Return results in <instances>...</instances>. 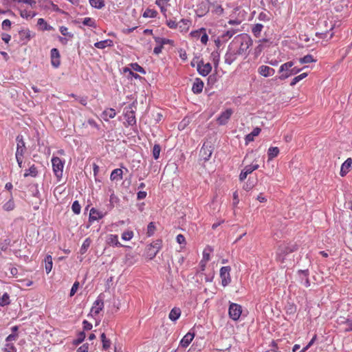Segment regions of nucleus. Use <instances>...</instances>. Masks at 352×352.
I'll return each mask as SVG.
<instances>
[{
	"instance_id": "nucleus-53",
	"label": "nucleus",
	"mask_w": 352,
	"mask_h": 352,
	"mask_svg": "<svg viewBox=\"0 0 352 352\" xmlns=\"http://www.w3.org/2000/svg\"><path fill=\"white\" fill-rule=\"evenodd\" d=\"M155 230V226L154 223L153 222L149 223L147 226V232H146L147 235L148 236L153 235Z\"/></svg>"
},
{
	"instance_id": "nucleus-36",
	"label": "nucleus",
	"mask_w": 352,
	"mask_h": 352,
	"mask_svg": "<svg viewBox=\"0 0 352 352\" xmlns=\"http://www.w3.org/2000/svg\"><path fill=\"white\" fill-rule=\"evenodd\" d=\"M90 5L97 9H101L104 6V0H89Z\"/></svg>"
},
{
	"instance_id": "nucleus-60",
	"label": "nucleus",
	"mask_w": 352,
	"mask_h": 352,
	"mask_svg": "<svg viewBox=\"0 0 352 352\" xmlns=\"http://www.w3.org/2000/svg\"><path fill=\"white\" fill-rule=\"evenodd\" d=\"M30 190L32 192V195L34 197H38L40 195L39 190H38L37 184H32L30 186Z\"/></svg>"
},
{
	"instance_id": "nucleus-1",
	"label": "nucleus",
	"mask_w": 352,
	"mask_h": 352,
	"mask_svg": "<svg viewBox=\"0 0 352 352\" xmlns=\"http://www.w3.org/2000/svg\"><path fill=\"white\" fill-rule=\"evenodd\" d=\"M253 41L248 34H241L235 36L229 45L239 55H243L247 53Z\"/></svg>"
},
{
	"instance_id": "nucleus-38",
	"label": "nucleus",
	"mask_w": 352,
	"mask_h": 352,
	"mask_svg": "<svg viewBox=\"0 0 352 352\" xmlns=\"http://www.w3.org/2000/svg\"><path fill=\"white\" fill-rule=\"evenodd\" d=\"M10 303V296L7 293L3 294V295L0 298V306L3 307L8 305Z\"/></svg>"
},
{
	"instance_id": "nucleus-45",
	"label": "nucleus",
	"mask_w": 352,
	"mask_h": 352,
	"mask_svg": "<svg viewBox=\"0 0 352 352\" xmlns=\"http://www.w3.org/2000/svg\"><path fill=\"white\" fill-rule=\"evenodd\" d=\"M298 273L300 274H302L305 276L304 285L306 287H309L310 286V282H309V278H308V275H309L308 270H299Z\"/></svg>"
},
{
	"instance_id": "nucleus-40",
	"label": "nucleus",
	"mask_w": 352,
	"mask_h": 352,
	"mask_svg": "<svg viewBox=\"0 0 352 352\" xmlns=\"http://www.w3.org/2000/svg\"><path fill=\"white\" fill-rule=\"evenodd\" d=\"M307 76V73H302L296 77H294L292 82H290L291 86H294L296 83H298L299 81L302 80L303 78H306Z\"/></svg>"
},
{
	"instance_id": "nucleus-64",
	"label": "nucleus",
	"mask_w": 352,
	"mask_h": 352,
	"mask_svg": "<svg viewBox=\"0 0 352 352\" xmlns=\"http://www.w3.org/2000/svg\"><path fill=\"white\" fill-rule=\"evenodd\" d=\"M11 27V21L9 19H5L2 22V28L3 30H9Z\"/></svg>"
},
{
	"instance_id": "nucleus-42",
	"label": "nucleus",
	"mask_w": 352,
	"mask_h": 352,
	"mask_svg": "<svg viewBox=\"0 0 352 352\" xmlns=\"http://www.w3.org/2000/svg\"><path fill=\"white\" fill-rule=\"evenodd\" d=\"M157 12L156 10L148 8L144 11V12L143 14V16L145 18H147V17L154 18L157 16Z\"/></svg>"
},
{
	"instance_id": "nucleus-34",
	"label": "nucleus",
	"mask_w": 352,
	"mask_h": 352,
	"mask_svg": "<svg viewBox=\"0 0 352 352\" xmlns=\"http://www.w3.org/2000/svg\"><path fill=\"white\" fill-rule=\"evenodd\" d=\"M37 25L41 27L42 30H52L53 28L49 25L47 22L42 18L38 19Z\"/></svg>"
},
{
	"instance_id": "nucleus-63",
	"label": "nucleus",
	"mask_w": 352,
	"mask_h": 352,
	"mask_svg": "<svg viewBox=\"0 0 352 352\" xmlns=\"http://www.w3.org/2000/svg\"><path fill=\"white\" fill-rule=\"evenodd\" d=\"M200 40L203 44L206 45L207 43V42L208 41V34H206V30L201 33V36H200Z\"/></svg>"
},
{
	"instance_id": "nucleus-39",
	"label": "nucleus",
	"mask_w": 352,
	"mask_h": 352,
	"mask_svg": "<svg viewBox=\"0 0 352 352\" xmlns=\"http://www.w3.org/2000/svg\"><path fill=\"white\" fill-rule=\"evenodd\" d=\"M157 252V250H154L152 247H150L149 245L147 247L146 256L149 259H153L156 256Z\"/></svg>"
},
{
	"instance_id": "nucleus-62",
	"label": "nucleus",
	"mask_w": 352,
	"mask_h": 352,
	"mask_svg": "<svg viewBox=\"0 0 352 352\" xmlns=\"http://www.w3.org/2000/svg\"><path fill=\"white\" fill-rule=\"evenodd\" d=\"M123 72H124V73H126V72H129V74H130L132 77H133L134 78H135V79H138V78H141V77L140 76V75H138V74L134 73L133 72H132V71H131V69H129V68H128V67H124V68L123 69Z\"/></svg>"
},
{
	"instance_id": "nucleus-20",
	"label": "nucleus",
	"mask_w": 352,
	"mask_h": 352,
	"mask_svg": "<svg viewBox=\"0 0 352 352\" xmlns=\"http://www.w3.org/2000/svg\"><path fill=\"white\" fill-rule=\"evenodd\" d=\"M352 164L351 158H348L341 166L340 175L344 176L349 171Z\"/></svg>"
},
{
	"instance_id": "nucleus-37",
	"label": "nucleus",
	"mask_w": 352,
	"mask_h": 352,
	"mask_svg": "<svg viewBox=\"0 0 352 352\" xmlns=\"http://www.w3.org/2000/svg\"><path fill=\"white\" fill-rule=\"evenodd\" d=\"M299 62L301 64H305L316 62V60L313 58L311 55L307 54L302 58H300Z\"/></svg>"
},
{
	"instance_id": "nucleus-30",
	"label": "nucleus",
	"mask_w": 352,
	"mask_h": 352,
	"mask_svg": "<svg viewBox=\"0 0 352 352\" xmlns=\"http://www.w3.org/2000/svg\"><path fill=\"white\" fill-rule=\"evenodd\" d=\"M38 174V170L35 165H32L30 167L29 169L26 170L24 173V177H27L28 176H31L35 177Z\"/></svg>"
},
{
	"instance_id": "nucleus-5",
	"label": "nucleus",
	"mask_w": 352,
	"mask_h": 352,
	"mask_svg": "<svg viewBox=\"0 0 352 352\" xmlns=\"http://www.w3.org/2000/svg\"><path fill=\"white\" fill-rule=\"evenodd\" d=\"M242 313V307L236 303H231L229 306L228 314L230 318L233 320L239 319Z\"/></svg>"
},
{
	"instance_id": "nucleus-13",
	"label": "nucleus",
	"mask_w": 352,
	"mask_h": 352,
	"mask_svg": "<svg viewBox=\"0 0 352 352\" xmlns=\"http://www.w3.org/2000/svg\"><path fill=\"white\" fill-rule=\"evenodd\" d=\"M50 55L52 66L57 68L60 64L59 51L56 48H53L51 50Z\"/></svg>"
},
{
	"instance_id": "nucleus-35",
	"label": "nucleus",
	"mask_w": 352,
	"mask_h": 352,
	"mask_svg": "<svg viewBox=\"0 0 352 352\" xmlns=\"http://www.w3.org/2000/svg\"><path fill=\"white\" fill-rule=\"evenodd\" d=\"M20 15L21 17L28 19H32L34 16H35L36 13L32 11L23 10L20 11Z\"/></svg>"
},
{
	"instance_id": "nucleus-3",
	"label": "nucleus",
	"mask_w": 352,
	"mask_h": 352,
	"mask_svg": "<svg viewBox=\"0 0 352 352\" xmlns=\"http://www.w3.org/2000/svg\"><path fill=\"white\" fill-rule=\"evenodd\" d=\"M52 164L53 171L57 177L58 180H60L63 176V171L65 162L62 161L58 157H53L52 159Z\"/></svg>"
},
{
	"instance_id": "nucleus-16",
	"label": "nucleus",
	"mask_w": 352,
	"mask_h": 352,
	"mask_svg": "<svg viewBox=\"0 0 352 352\" xmlns=\"http://www.w3.org/2000/svg\"><path fill=\"white\" fill-rule=\"evenodd\" d=\"M195 337L194 333H186L183 338L179 342V346L183 348H186L188 346V345L190 344V342L192 341L193 338Z\"/></svg>"
},
{
	"instance_id": "nucleus-58",
	"label": "nucleus",
	"mask_w": 352,
	"mask_h": 352,
	"mask_svg": "<svg viewBox=\"0 0 352 352\" xmlns=\"http://www.w3.org/2000/svg\"><path fill=\"white\" fill-rule=\"evenodd\" d=\"M14 201L12 200L8 201L3 206L4 210H6L7 211L12 210L14 209Z\"/></svg>"
},
{
	"instance_id": "nucleus-31",
	"label": "nucleus",
	"mask_w": 352,
	"mask_h": 352,
	"mask_svg": "<svg viewBox=\"0 0 352 352\" xmlns=\"http://www.w3.org/2000/svg\"><path fill=\"white\" fill-rule=\"evenodd\" d=\"M263 28V25L262 24L256 23L252 28V32L256 37H259Z\"/></svg>"
},
{
	"instance_id": "nucleus-24",
	"label": "nucleus",
	"mask_w": 352,
	"mask_h": 352,
	"mask_svg": "<svg viewBox=\"0 0 352 352\" xmlns=\"http://www.w3.org/2000/svg\"><path fill=\"white\" fill-rule=\"evenodd\" d=\"M190 25V21L186 19H183L178 22V28L181 32H186L188 30Z\"/></svg>"
},
{
	"instance_id": "nucleus-51",
	"label": "nucleus",
	"mask_w": 352,
	"mask_h": 352,
	"mask_svg": "<svg viewBox=\"0 0 352 352\" xmlns=\"http://www.w3.org/2000/svg\"><path fill=\"white\" fill-rule=\"evenodd\" d=\"M212 251V249L210 248H208L207 249H205L203 252V259L201 261V263L203 262H207L210 260V252Z\"/></svg>"
},
{
	"instance_id": "nucleus-8",
	"label": "nucleus",
	"mask_w": 352,
	"mask_h": 352,
	"mask_svg": "<svg viewBox=\"0 0 352 352\" xmlns=\"http://www.w3.org/2000/svg\"><path fill=\"white\" fill-rule=\"evenodd\" d=\"M212 154V148L211 145L208 143H204L201 150H200V156L203 160L208 161L210 158Z\"/></svg>"
},
{
	"instance_id": "nucleus-6",
	"label": "nucleus",
	"mask_w": 352,
	"mask_h": 352,
	"mask_svg": "<svg viewBox=\"0 0 352 352\" xmlns=\"http://www.w3.org/2000/svg\"><path fill=\"white\" fill-rule=\"evenodd\" d=\"M231 267L230 266L222 267L220 269V277L221 279V285L223 287L228 285L231 282L230 272Z\"/></svg>"
},
{
	"instance_id": "nucleus-46",
	"label": "nucleus",
	"mask_w": 352,
	"mask_h": 352,
	"mask_svg": "<svg viewBox=\"0 0 352 352\" xmlns=\"http://www.w3.org/2000/svg\"><path fill=\"white\" fill-rule=\"evenodd\" d=\"M161 148L159 144H155L153 148V156L155 160H157L160 157Z\"/></svg>"
},
{
	"instance_id": "nucleus-26",
	"label": "nucleus",
	"mask_w": 352,
	"mask_h": 352,
	"mask_svg": "<svg viewBox=\"0 0 352 352\" xmlns=\"http://www.w3.org/2000/svg\"><path fill=\"white\" fill-rule=\"evenodd\" d=\"M108 243L110 245H115L117 247H122V245L118 241V236L116 234H110L108 236Z\"/></svg>"
},
{
	"instance_id": "nucleus-18",
	"label": "nucleus",
	"mask_w": 352,
	"mask_h": 352,
	"mask_svg": "<svg viewBox=\"0 0 352 352\" xmlns=\"http://www.w3.org/2000/svg\"><path fill=\"white\" fill-rule=\"evenodd\" d=\"M204 87V82L199 78H197L193 82L192 91L194 94H200Z\"/></svg>"
},
{
	"instance_id": "nucleus-61",
	"label": "nucleus",
	"mask_w": 352,
	"mask_h": 352,
	"mask_svg": "<svg viewBox=\"0 0 352 352\" xmlns=\"http://www.w3.org/2000/svg\"><path fill=\"white\" fill-rule=\"evenodd\" d=\"M264 46L262 43H260L256 46L254 49V55L256 57H258L261 52L263 50Z\"/></svg>"
},
{
	"instance_id": "nucleus-12",
	"label": "nucleus",
	"mask_w": 352,
	"mask_h": 352,
	"mask_svg": "<svg viewBox=\"0 0 352 352\" xmlns=\"http://www.w3.org/2000/svg\"><path fill=\"white\" fill-rule=\"evenodd\" d=\"M233 111L231 109H228L225 111L222 112L217 118V122L221 125L226 124L228 120L230 118Z\"/></svg>"
},
{
	"instance_id": "nucleus-2",
	"label": "nucleus",
	"mask_w": 352,
	"mask_h": 352,
	"mask_svg": "<svg viewBox=\"0 0 352 352\" xmlns=\"http://www.w3.org/2000/svg\"><path fill=\"white\" fill-rule=\"evenodd\" d=\"M298 250V245L296 243H283L278 246L277 250V259L280 262H284L285 256L289 253H292Z\"/></svg>"
},
{
	"instance_id": "nucleus-23",
	"label": "nucleus",
	"mask_w": 352,
	"mask_h": 352,
	"mask_svg": "<svg viewBox=\"0 0 352 352\" xmlns=\"http://www.w3.org/2000/svg\"><path fill=\"white\" fill-rule=\"evenodd\" d=\"M103 308V302L101 300H96L94 303V306L91 308V312L94 313L95 315H97L100 313V311Z\"/></svg>"
},
{
	"instance_id": "nucleus-7",
	"label": "nucleus",
	"mask_w": 352,
	"mask_h": 352,
	"mask_svg": "<svg viewBox=\"0 0 352 352\" xmlns=\"http://www.w3.org/2000/svg\"><path fill=\"white\" fill-rule=\"evenodd\" d=\"M39 6L45 10H52L56 12L65 13L64 11L61 10L57 5L54 4L50 0H39L38 1Z\"/></svg>"
},
{
	"instance_id": "nucleus-56",
	"label": "nucleus",
	"mask_w": 352,
	"mask_h": 352,
	"mask_svg": "<svg viewBox=\"0 0 352 352\" xmlns=\"http://www.w3.org/2000/svg\"><path fill=\"white\" fill-rule=\"evenodd\" d=\"M190 123V120L188 118H184L182 121L179 124L178 128L179 130H183Z\"/></svg>"
},
{
	"instance_id": "nucleus-25",
	"label": "nucleus",
	"mask_w": 352,
	"mask_h": 352,
	"mask_svg": "<svg viewBox=\"0 0 352 352\" xmlns=\"http://www.w3.org/2000/svg\"><path fill=\"white\" fill-rule=\"evenodd\" d=\"M122 170L120 168L114 169L110 175V179L112 181L122 179Z\"/></svg>"
},
{
	"instance_id": "nucleus-32",
	"label": "nucleus",
	"mask_w": 352,
	"mask_h": 352,
	"mask_svg": "<svg viewBox=\"0 0 352 352\" xmlns=\"http://www.w3.org/2000/svg\"><path fill=\"white\" fill-rule=\"evenodd\" d=\"M102 114L104 119L107 120L108 118H113L116 115V112L113 109H107L103 111Z\"/></svg>"
},
{
	"instance_id": "nucleus-29",
	"label": "nucleus",
	"mask_w": 352,
	"mask_h": 352,
	"mask_svg": "<svg viewBox=\"0 0 352 352\" xmlns=\"http://www.w3.org/2000/svg\"><path fill=\"white\" fill-rule=\"evenodd\" d=\"M279 153V148L276 146L270 147L267 151L268 160H272L276 157Z\"/></svg>"
},
{
	"instance_id": "nucleus-14",
	"label": "nucleus",
	"mask_w": 352,
	"mask_h": 352,
	"mask_svg": "<svg viewBox=\"0 0 352 352\" xmlns=\"http://www.w3.org/2000/svg\"><path fill=\"white\" fill-rule=\"evenodd\" d=\"M237 56L239 54L229 45L228 52L225 55V63L228 65H231L236 59Z\"/></svg>"
},
{
	"instance_id": "nucleus-9",
	"label": "nucleus",
	"mask_w": 352,
	"mask_h": 352,
	"mask_svg": "<svg viewBox=\"0 0 352 352\" xmlns=\"http://www.w3.org/2000/svg\"><path fill=\"white\" fill-rule=\"evenodd\" d=\"M16 157H18V156L23 157L24 152L25 151V144L23 141V136L21 135H19L16 136Z\"/></svg>"
},
{
	"instance_id": "nucleus-52",
	"label": "nucleus",
	"mask_w": 352,
	"mask_h": 352,
	"mask_svg": "<svg viewBox=\"0 0 352 352\" xmlns=\"http://www.w3.org/2000/svg\"><path fill=\"white\" fill-rule=\"evenodd\" d=\"M72 211L76 214H80V209H81V206L79 204L78 201H74V203L72 204Z\"/></svg>"
},
{
	"instance_id": "nucleus-49",
	"label": "nucleus",
	"mask_w": 352,
	"mask_h": 352,
	"mask_svg": "<svg viewBox=\"0 0 352 352\" xmlns=\"http://www.w3.org/2000/svg\"><path fill=\"white\" fill-rule=\"evenodd\" d=\"M155 42L157 44H161L163 46L165 44H167V43H171L172 44L173 43V41L172 40L167 39V38H160V37H155Z\"/></svg>"
},
{
	"instance_id": "nucleus-17",
	"label": "nucleus",
	"mask_w": 352,
	"mask_h": 352,
	"mask_svg": "<svg viewBox=\"0 0 352 352\" xmlns=\"http://www.w3.org/2000/svg\"><path fill=\"white\" fill-rule=\"evenodd\" d=\"M104 215V214L102 212H100L94 208H92L90 210L89 221L91 222L95 220L101 219L103 218Z\"/></svg>"
},
{
	"instance_id": "nucleus-54",
	"label": "nucleus",
	"mask_w": 352,
	"mask_h": 352,
	"mask_svg": "<svg viewBox=\"0 0 352 352\" xmlns=\"http://www.w3.org/2000/svg\"><path fill=\"white\" fill-rule=\"evenodd\" d=\"M133 236V232L132 231H126L122 233V239L124 241H129Z\"/></svg>"
},
{
	"instance_id": "nucleus-11",
	"label": "nucleus",
	"mask_w": 352,
	"mask_h": 352,
	"mask_svg": "<svg viewBox=\"0 0 352 352\" xmlns=\"http://www.w3.org/2000/svg\"><path fill=\"white\" fill-rule=\"evenodd\" d=\"M208 2L202 1L197 6L196 14L199 17L206 15L209 11Z\"/></svg>"
},
{
	"instance_id": "nucleus-43",
	"label": "nucleus",
	"mask_w": 352,
	"mask_h": 352,
	"mask_svg": "<svg viewBox=\"0 0 352 352\" xmlns=\"http://www.w3.org/2000/svg\"><path fill=\"white\" fill-rule=\"evenodd\" d=\"M259 167L258 164H249L244 167L243 170L249 175L252 173L254 170L258 169Z\"/></svg>"
},
{
	"instance_id": "nucleus-4",
	"label": "nucleus",
	"mask_w": 352,
	"mask_h": 352,
	"mask_svg": "<svg viewBox=\"0 0 352 352\" xmlns=\"http://www.w3.org/2000/svg\"><path fill=\"white\" fill-rule=\"evenodd\" d=\"M136 107L133 102L124 108V117L129 125L133 126L136 123L135 109Z\"/></svg>"
},
{
	"instance_id": "nucleus-47",
	"label": "nucleus",
	"mask_w": 352,
	"mask_h": 352,
	"mask_svg": "<svg viewBox=\"0 0 352 352\" xmlns=\"http://www.w3.org/2000/svg\"><path fill=\"white\" fill-rule=\"evenodd\" d=\"M90 244H91V240L89 238L86 239L84 241V242L81 246L80 253L85 254V252L87 251V248L89 247Z\"/></svg>"
},
{
	"instance_id": "nucleus-55",
	"label": "nucleus",
	"mask_w": 352,
	"mask_h": 352,
	"mask_svg": "<svg viewBox=\"0 0 352 352\" xmlns=\"http://www.w3.org/2000/svg\"><path fill=\"white\" fill-rule=\"evenodd\" d=\"M85 333L83 331L80 332L78 336V338L74 341V344L76 345H78V344H80L85 340Z\"/></svg>"
},
{
	"instance_id": "nucleus-28",
	"label": "nucleus",
	"mask_w": 352,
	"mask_h": 352,
	"mask_svg": "<svg viewBox=\"0 0 352 352\" xmlns=\"http://www.w3.org/2000/svg\"><path fill=\"white\" fill-rule=\"evenodd\" d=\"M112 45H113V41L110 39L101 41L97 42L94 44L95 47L98 49H104L107 46H111Z\"/></svg>"
},
{
	"instance_id": "nucleus-15",
	"label": "nucleus",
	"mask_w": 352,
	"mask_h": 352,
	"mask_svg": "<svg viewBox=\"0 0 352 352\" xmlns=\"http://www.w3.org/2000/svg\"><path fill=\"white\" fill-rule=\"evenodd\" d=\"M258 72L264 77H269L275 74V70L269 66L261 65L258 67Z\"/></svg>"
},
{
	"instance_id": "nucleus-33",
	"label": "nucleus",
	"mask_w": 352,
	"mask_h": 352,
	"mask_svg": "<svg viewBox=\"0 0 352 352\" xmlns=\"http://www.w3.org/2000/svg\"><path fill=\"white\" fill-rule=\"evenodd\" d=\"M294 66L293 61H289L283 64L279 69V73H285L289 71V69Z\"/></svg>"
},
{
	"instance_id": "nucleus-48",
	"label": "nucleus",
	"mask_w": 352,
	"mask_h": 352,
	"mask_svg": "<svg viewBox=\"0 0 352 352\" xmlns=\"http://www.w3.org/2000/svg\"><path fill=\"white\" fill-rule=\"evenodd\" d=\"M130 66H131V69L133 70H134V71L138 72H140L141 74H146V72H145L144 69L142 67H141L140 65H139L136 63H131L130 65Z\"/></svg>"
},
{
	"instance_id": "nucleus-22",
	"label": "nucleus",
	"mask_w": 352,
	"mask_h": 352,
	"mask_svg": "<svg viewBox=\"0 0 352 352\" xmlns=\"http://www.w3.org/2000/svg\"><path fill=\"white\" fill-rule=\"evenodd\" d=\"M181 316V310L178 307H174L171 309L169 313L168 318L170 320L175 322Z\"/></svg>"
},
{
	"instance_id": "nucleus-59",
	"label": "nucleus",
	"mask_w": 352,
	"mask_h": 352,
	"mask_svg": "<svg viewBox=\"0 0 352 352\" xmlns=\"http://www.w3.org/2000/svg\"><path fill=\"white\" fill-rule=\"evenodd\" d=\"M204 31H205V28H202L197 30L191 32L190 35L193 38H199L201 36V33Z\"/></svg>"
},
{
	"instance_id": "nucleus-50",
	"label": "nucleus",
	"mask_w": 352,
	"mask_h": 352,
	"mask_svg": "<svg viewBox=\"0 0 352 352\" xmlns=\"http://www.w3.org/2000/svg\"><path fill=\"white\" fill-rule=\"evenodd\" d=\"M82 24L89 27H96L95 21L90 17H86L83 19Z\"/></svg>"
},
{
	"instance_id": "nucleus-57",
	"label": "nucleus",
	"mask_w": 352,
	"mask_h": 352,
	"mask_svg": "<svg viewBox=\"0 0 352 352\" xmlns=\"http://www.w3.org/2000/svg\"><path fill=\"white\" fill-rule=\"evenodd\" d=\"M60 32L63 36H67L69 38H72L74 36L73 34L68 32V28L65 26H61L60 28Z\"/></svg>"
},
{
	"instance_id": "nucleus-19",
	"label": "nucleus",
	"mask_w": 352,
	"mask_h": 352,
	"mask_svg": "<svg viewBox=\"0 0 352 352\" xmlns=\"http://www.w3.org/2000/svg\"><path fill=\"white\" fill-rule=\"evenodd\" d=\"M236 32L237 30L233 28L228 30L224 32L220 36H219V39L223 42H226L232 38Z\"/></svg>"
},
{
	"instance_id": "nucleus-44",
	"label": "nucleus",
	"mask_w": 352,
	"mask_h": 352,
	"mask_svg": "<svg viewBox=\"0 0 352 352\" xmlns=\"http://www.w3.org/2000/svg\"><path fill=\"white\" fill-rule=\"evenodd\" d=\"M258 19L262 21H269L270 20V14L268 12H261L258 14Z\"/></svg>"
},
{
	"instance_id": "nucleus-41",
	"label": "nucleus",
	"mask_w": 352,
	"mask_h": 352,
	"mask_svg": "<svg viewBox=\"0 0 352 352\" xmlns=\"http://www.w3.org/2000/svg\"><path fill=\"white\" fill-rule=\"evenodd\" d=\"M29 30H22L19 32V34L23 41L25 40L26 41H29L31 38V34Z\"/></svg>"
},
{
	"instance_id": "nucleus-10",
	"label": "nucleus",
	"mask_w": 352,
	"mask_h": 352,
	"mask_svg": "<svg viewBox=\"0 0 352 352\" xmlns=\"http://www.w3.org/2000/svg\"><path fill=\"white\" fill-rule=\"evenodd\" d=\"M212 70L210 63H204L202 60L199 61L197 64V72L203 76H206Z\"/></svg>"
},
{
	"instance_id": "nucleus-27",
	"label": "nucleus",
	"mask_w": 352,
	"mask_h": 352,
	"mask_svg": "<svg viewBox=\"0 0 352 352\" xmlns=\"http://www.w3.org/2000/svg\"><path fill=\"white\" fill-rule=\"evenodd\" d=\"M53 266L52 257L50 255L46 256L45 258V268L47 274H49Z\"/></svg>"
},
{
	"instance_id": "nucleus-21",
	"label": "nucleus",
	"mask_w": 352,
	"mask_h": 352,
	"mask_svg": "<svg viewBox=\"0 0 352 352\" xmlns=\"http://www.w3.org/2000/svg\"><path fill=\"white\" fill-rule=\"evenodd\" d=\"M300 71H301V69H298L296 67H292L289 69V71L288 72L282 74L279 76V79L281 80H284L287 79V78H289V76L296 75V74L299 73Z\"/></svg>"
}]
</instances>
